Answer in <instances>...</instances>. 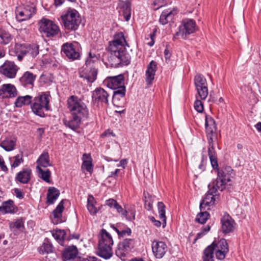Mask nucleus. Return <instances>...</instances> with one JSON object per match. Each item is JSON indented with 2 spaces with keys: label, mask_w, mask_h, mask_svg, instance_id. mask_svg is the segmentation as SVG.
Masks as SVG:
<instances>
[{
  "label": "nucleus",
  "mask_w": 261,
  "mask_h": 261,
  "mask_svg": "<svg viewBox=\"0 0 261 261\" xmlns=\"http://www.w3.org/2000/svg\"><path fill=\"white\" fill-rule=\"evenodd\" d=\"M60 195V191L54 187H49L47 190L46 204H53Z\"/></svg>",
  "instance_id": "28"
},
{
  "label": "nucleus",
  "mask_w": 261,
  "mask_h": 261,
  "mask_svg": "<svg viewBox=\"0 0 261 261\" xmlns=\"http://www.w3.org/2000/svg\"><path fill=\"white\" fill-rule=\"evenodd\" d=\"M84 261H101L100 259L94 256H89V257L84 259Z\"/></svg>",
  "instance_id": "64"
},
{
  "label": "nucleus",
  "mask_w": 261,
  "mask_h": 261,
  "mask_svg": "<svg viewBox=\"0 0 261 261\" xmlns=\"http://www.w3.org/2000/svg\"><path fill=\"white\" fill-rule=\"evenodd\" d=\"M196 100L195 101L194 107L195 110L198 113H202L204 110L203 104L198 96L196 95Z\"/></svg>",
  "instance_id": "51"
},
{
  "label": "nucleus",
  "mask_w": 261,
  "mask_h": 261,
  "mask_svg": "<svg viewBox=\"0 0 261 261\" xmlns=\"http://www.w3.org/2000/svg\"><path fill=\"white\" fill-rule=\"evenodd\" d=\"M132 230L130 228L126 227L125 229H123L121 227L120 229V231L118 234V236L119 238H123L126 236H129L131 235Z\"/></svg>",
  "instance_id": "53"
},
{
  "label": "nucleus",
  "mask_w": 261,
  "mask_h": 261,
  "mask_svg": "<svg viewBox=\"0 0 261 261\" xmlns=\"http://www.w3.org/2000/svg\"><path fill=\"white\" fill-rule=\"evenodd\" d=\"M207 138H214L215 140L217 139V135L216 133V130H210V129L208 130H206Z\"/></svg>",
  "instance_id": "56"
},
{
  "label": "nucleus",
  "mask_w": 261,
  "mask_h": 261,
  "mask_svg": "<svg viewBox=\"0 0 261 261\" xmlns=\"http://www.w3.org/2000/svg\"><path fill=\"white\" fill-rule=\"evenodd\" d=\"M219 166L213 168L217 173V177L210 184L217 187L220 191H223L226 188L228 182L231 180L233 170L230 166H225L219 169Z\"/></svg>",
  "instance_id": "5"
},
{
  "label": "nucleus",
  "mask_w": 261,
  "mask_h": 261,
  "mask_svg": "<svg viewBox=\"0 0 261 261\" xmlns=\"http://www.w3.org/2000/svg\"><path fill=\"white\" fill-rule=\"evenodd\" d=\"M39 31L42 37L53 38L59 33L60 30L54 21L43 18L39 22Z\"/></svg>",
  "instance_id": "7"
},
{
  "label": "nucleus",
  "mask_w": 261,
  "mask_h": 261,
  "mask_svg": "<svg viewBox=\"0 0 261 261\" xmlns=\"http://www.w3.org/2000/svg\"><path fill=\"white\" fill-rule=\"evenodd\" d=\"M81 45L77 42H66L61 46V53L70 61H74L81 59Z\"/></svg>",
  "instance_id": "6"
},
{
  "label": "nucleus",
  "mask_w": 261,
  "mask_h": 261,
  "mask_svg": "<svg viewBox=\"0 0 261 261\" xmlns=\"http://www.w3.org/2000/svg\"><path fill=\"white\" fill-rule=\"evenodd\" d=\"M14 193L17 198L19 199H22L24 197V194L21 192V191L18 189L15 188L14 189Z\"/></svg>",
  "instance_id": "59"
},
{
  "label": "nucleus",
  "mask_w": 261,
  "mask_h": 261,
  "mask_svg": "<svg viewBox=\"0 0 261 261\" xmlns=\"http://www.w3.org/2000/svg\"><path fill=\"white\" fill-rule=\"evenodd\" d=\"M67 234L66 230L58 229L55 232L53 233L54 238L59 242V244L63 245L64 240H66V234Z\"/></svg>",
  "instance_id": "39"
},
{
  "label": "nucleus",
  "mask_w": 261,
  "mask_h": 261,
  "mask_svg": "<svg viewBox=\"0 0 261 261\" xmlns=\"http://www.w3.org/2000/svg\"><path fill=\"white\" fill-rule=\"evenodd\" d=\"M16 145V140L6 138L0 142V146L7 151L13 150Z\"/></svg>",
  "instance_id": "34"
},
{
  "label": "nucleus",
  "mask_w": 261,
  "mask_h": 261,
  "mask_svg": "<svg viewBox=\"0 0 261 261\" xmlns=\"http://www.w3.org/2000/svg\"><path fill=\"white\" fill-rule=\"evenodd\" d=\"M108 92L102 88H97L93 92L92 94V101L94 105L98 106L100 103L109 104Z\"/></svg>",
  "instance_id": "13"
},
{
  "label": "nucleus",
  "mask_w": 261,
  "mask_h": 261,
  "mask_svg": "<svg viewBox=\"0 0 261 261\" xmlns=\"http://www.w3.org/2000/svg\"><path fill=\"white\" fill-rule=\"evenodd\" d=\"M19 68L13 62L6 61L0 67V72L8 78H14Z\"/></svg>",
  "instance_id": "14"
},
{
  "label": "nucleus",
  "mask_w": 261,
  "mask_h": 261,
  "mask_svg": "<svg viewBox=\"0 0 261 261\" xmlns=\"http://www.w3.org/2000/svg\"><path fill=\"white\" fill-rule=\"evenodd\" d=\"M37 166L39 167H47L50 166L51 164L49 163V156L47 151H44L43 153L39 156V158L36 161Z\"/></svg>",
  "instance_id": "33"
},
{
  "label": "nucleus",
  "mask_w": 261,
  "mask_h": 261,
  "mask_svg": "<svg viewBox=\"0 0 261 261\" xmlns=\"http://www.w3.org/2000/svg\"><path fill=\"white\" fill-rule=\"evenodd\" d=\"M157 68V63L153 60H152L147 65L145 72V80L148 85L152 84L154 79Z\"/></svg>",
  "instance_id": "23"
},
{
  "label": "nucleus",
  "mask_w": 261,
  "mask_h": 261,
  "mask_svg": "<svg viewBox=\"0 0 261 261\" xmlns=\"http://www.w3.org/2000/svg\"><path fill=\"white\" fill-rule=\"evenodd\" d=\"M0 38L1 39V43L6 45L11 41L12 36L8 32L4 30H1Z\"/></svg>",
  "instance_id": "42"
},
{
  "label": "nucleus",
  "mask_w": 261,
  "mask_h": 261,
  "mask_svg": "<svg viewBox=\"0 0 261 261\" xmlns=\"http://www.w3.org/2000/svg\"><path fill=\"white\" fill-rule=\"evenodd\" d=\"M15 50L16 54L25 55L28 51V45L16 44L15 46Z\"/></svg>",
  "instance_id": "50"
},
{
  "label": "nucleus",
  "mask_w": 261,
  "mask_h": 261,
  "mask_svg": "<svg viewBox=\"0 0 261 261\" xmlns=\"http://www.w3.org/2000/svg\"><path fill=\"white\" fill-rule=\"evenodd\" d=\"M113 99H115L117 96L119 97H123L125 95L126 87L124 85L121 86L119 87L114 89Z\"/></svg>",
  "instance_id": "46"
},
{
  "label": "nucleus",
  "mask_w": 261,
  "mask_h": 261,
  "mask_svg": "<svg viewBox=\"0 0 261 261\" xmlns=\"http://www.w3.org/2000/svg\"><path fill=\"white\" fill-rule=\"evenodd\" d=\"M50 95L49 92H42L33 98L31 109L32 112L40 118H44V111L50 110L49 102Z\"/></svg>",
  "instance_id": "3"
},
{
  "label": "nucleus",
  "mask_w": 261,
  "mask_h": 261,
  "mask_svg": "<svg viewBox=\"0 0 261 261\" xmlns=\"http://www.w3.org/2000/svg\"><path fill=\"white\" fill-rule=\"evenodd\" d=\"M205 130H217V125L214 119L210 116L205 115Z\"/></svg>",
  "instance_id": "41"
},
{
  "label": "nucleus",
  "mask_w": 261,
  "mask_h": 261,
  "mask_svg": "<svg viewBox=\"0 0 261 261\" xmlns=\"http://www.w3.org/2000/svg\"><path fill=\"white\" fill-rule=\"evenodd\" d=\"M98 244H106V245H113L114 244V241L111 235L105 229L101 230Z\"/></svg>",
  "instance_id": "30"
},
{
  "label": "nucleus",
  "mask_w": 261,
  "mask_h": 261,
  "mask_svg": "<svg viewBox=\"0 0 261 261\" xmlns=\"http://www.w3.org/2000/svg\"><path fill=\"white\" fill-rule=\"evenodd\" d=\"M97 61L98 60L88 58L86 61L85 66L87 68L94 67L93 64Z\"/></svg>",
  "instance_id": "57"
},
{
  "label": "nucleus",
  "mask_w": 261,
  "mask_h": 261,
  "mask_svg": "<svg viewBox=\"0 0 261 261\" xmlns=\"http://www.w3.org/2000/svg\"><path fill=\"white\" fill-rule=\"evenodd\" d=\"M79 251L76 246L71 245L65 248L62 252L63 261L74 259L78 255Z\"/></svg>",
  "instance_id": "22"
},
{
  "label": "nucleus",
  "mask_w": 261,
  "mask_h": 261,
  "mask_svg": "<svg viewBox=\"0 0 261 261\" xmlns=\"http://www.w3.org/2000/svg\"><path fill=\"white\" fill-rule=\"evenodd\" d=\"M13 158L14 159V161L12 164V167L16 168L23 162V155L22 154H18L14 156Z\"/></svg>",
  "instance_id": "52"
},
{
  "label": "nucleus",
  "mask_w": 261,
  "mask_h": 261,
  "mask_svg": "<svg viewBox=\"0 0 261 261\" xmlns=\"http://www.w3.org/2000/svg\"><path fill=\"white\" fill-rule=\"evenodd\" d=\"M152 252L158 258H162L167 251V246L165 243L162 241H153L152 243Z\"/></svg>",
  "instance_id": "18"
},
{
  "label": "nucleus",
  "mask_w": 261,
  "mask_h": 261,
  "mask_svg": "<svg viewBox=\"0 0 261 261\" xmlns=\"http://www.w3.org/2000/svg\"><path fill=\"white\" fill-rule=\"evenodd\" d=\"M17 95V91L14 85L5 84L0 87V99L12 98Z\"/></svg>",
  "instance_id": "15"
},
{
  "label": "nucleus",
  "mask_w": 261,
  "mask_h": 261,
  "mask_svg": "<svg viewBox=\"0 0 261 261\" xmlns=\"http://www.w3.org/2000/svg\"><path fill=\"white\" fill-rule=\"evenodd\" d=\"M36 169L38 171L40 177L45 182L47 183L50 182V171L49 169H46L45 171L43 170L40 167L37 166Z\"/></svg>",
  "instance_id": "43"
},
{
  "label": "nucleus",
  "mask_w": 261,
  "mask_h": 261,
  "mask_svg": "<svg viewBox=\"0 0 261 261\" xmlns=\"http://www.w3.org/2000/svg\"><path fill=\"white\" fill-rule=\"evenodd\" d=\"M9 227L12 231L21 230L24 227V222L21 219L17 220L15 222L9 223Z\"/></svg>",
  "instance_id": "45"
},
{
  "label": "nucleus",
  "mask_w": 261,
  "mask_h": 261,
  "mask_svg": "<svg viewBox=\"0 0 261 261\" xmlns=\"http://www.w3.org/2000/svg\"><path fill=\"white\" fill-rule=\"evenodd\" d=\"M114 208L117 210L118 213L124 216L128 221H132L135 218V213L134 211H131L130 212H128L126 210H124L118 203L116 204Z\"/></svg>",
  "instance_id": "35"
},
{
  "label": "nucleus",
  "mask_w": 261,
  "mask_h": 261,
  "mask_svg": "<svg viewBox=\"0 0 261 261\" xmlns=\"http://www.w3.org/2000/svg\"><path fill=\"white\" fill-rule=\"evenodd\" d=\"M119 171L120 169H117L114 171L111 172L110 175H109L108 178L114 177L115 178H116V177L117 176V174Z\"/></svg>",
  "instance_id": "63"
},
{
  "label": "nucleus",
  "mask_w": 261,
  "mask_h": 261,
  "mask_svg": "<svg viewBox=\"0 0 261 261\" xmlns=\"http://www.w3.org/2000/svg\"><path fill=\"white\" fill-rule=\"evenodd\" d=\"M118 202L114 199H109L106 201V204L111 208H114Z\"/></svg>",
  "instance_id": "58"
},
{
  "label": "nucleus",
  "mask_w": 261,
  "mask_h": 261,
  "mask_svg": "<svg viewBox=\"0 0 261 261\" xmlns=\"http://www.w3.org/2000/svg\"><path fill=\"white\" fill-rule=\"evenodd\" d=\"M125 46L129 47L121 32L116 33L114 36L113 40L109 42L108 51L111 55L117 58V64L120 66H126L130 63L131 57L126 50Z\"/></svg>",
  "instance_id": "2"
},
{
  "label": "nucleus",
  "mask_w": 261,
  "mask_h": 261,
  "mask_svg": "<svg viewBox=\"0 0 261 261\" xmlns=\"http://www.w3.org/2000/svg\"><path fill=\"white\" fill-rule=\"evenodd\" d=\"M197 29L194 20L184 19L182 20V24L179 27L178 31L175 33L174 38H176V36H181L183 39H185L188 35L195 32Z\"/></svg>",
  "instance_id": "8"
},
{
  "label": "nucleus",
  "mask_w": 261,
  "mask_h": 261,
  "mask_svg": "<svg viewBox=\"0 0 261 261\" xmlns=\"http://www.w3.org/2000/svg\"><path fill=\"white\" fill-rule=\"evenodd\" d=\"M104 83L108 88L115 89L124 85V76L123 74H120L116 76H108L104 81Z\"/></svg>",
  "instance_id": "16"
},
{
  "label": "nucleus",
  "mask_w": 261,
  "mask_h": 261,
  "mask_svg": "<svg viewBox=\"0 0 261 261\" xmlns=\"http://www.w3.org/2000/svg\"><path fill=\"white\" fill-rule=\"evenodd\" d=\"M28 53L32 57H35L39 54V45L36 44L28 45Z\"/></svg>",
  "instance_id": "48"
},
{
  "label": "nucleus",
  "mask_w": 261,
  "mask_h": 261,
  "mask_svg": "<svg viewBox=\"0 0 261 261\" xmlns=\"http://www.w3.org/2000/svg\"><path fill=\"white\" fill-rule=\"evenodd\" d=\"M134 247V240L131 239H125L117 245L115 254L121 259L124 260L127 254Z\"/></svg>",
  "instance_id": "11"
},
{
  "label": "nucleus",
  "mask_w": 261,
  "mask_h": 261,
  "mask_svg": "<svg viewBox=\"0 0 261 261\" xmlns=\"http://www.w3.org/2000/svg\"><path fill=\"white\" fill-rule=\"evenodd\" d=\"M95 203L96 201L94 197L92 195H89L87 199V205H93L95 204Z\"/></svg>",
  "instance_id": "60"
},
{
  "label": "nucleus",
  "mask_w": 261,
  "mask_h": 261,
  "mask_svg": "<svg viewBox=\"0 0 261 261\" xmlns=\"http://www.w3.org/2000/svg\"><path fill=\"white\" fill-rule=\"evenodd\" d=\"M208 187L209 190L200 203L199 207L201 211L205 209L209 210H210V207L213 206L215 204V195L214 194H216L219 189L214 185H211L210 183Z\"/></svg>",
  "instance_id": "12"
},
{
  "label": "nucleus",
  "mask_w": 261,
  "mask_h": 261,
  "mask_svg": "<svg viewBox=\"0 0 261 261\" xmlns=\"http://www.w3.org/2000/svg\"><path fill=\"white\" fill-rule=\"evenodd\" d=\"M113 245L98 244L96 254L105 259H109L113 256Z\"/></svg>",
  "instance_id": "20"
},
{
  "label": "nucleus",
  "mask_w": 261,
  "mask_h": 261,
  "mask_svg": "<svg viewBox=\"0 0 261 261\" xmlns=\"http://www.w3.org/2000/svg\"><path fill=\"white\" fill-rule=\"evenodd\" d=\"M213 248L208 246L203 252L202 261H214Z\"/></svg>",
  "instance_id": "38"
},
{
  "label": "nucleus",
  "mask_w": 261,
  "mask_h": 261,
  "mask_svg": "<svg viewBox=\"0 0 261 261\" xmlns=\"http://www.w3.org/2000/svg\"><path fill=\"white\" fill-rule=\"evenodd\" d=\"M210 246L213 248L216 257L219 260H224L229 252L228 244L225 239L214 241Z\"/></svg>",
  "instance_id": "10"
},
{
  "label": "nucleus",
  "mask_w": 261,
  "mask_h": 261,
  "mask_svg": "<svg viewBox=\"0 0 261 261\" xmlns=\"http://www.w3.org/2000/svg\"><path fill=\"white\" fill-rule=\"evenodd\" d=\"M54 247L48 238H45L42 245L39 247V252L40 254H48L53 252Z\"/></svg>",
  "instance_id": "37"
},
{
  "label": "nucleus",
  "mask_w": 261,
  "mask_h": 261,
  "mask_svg": "<svg viewBox=\"0 0 261 261\" xmlns=\"http://www.w3.org/2000/svg\"><path fill=\"white\" fill-rule=\"evenodd\" d=\"M0 167L1 169L4 171H7L8 170V168L5 165V162L3 158L0 160Z\"/></svg>",
  "instance_id": "61"
},
{
  "label": "nucleus",
  "mask_w": 261,
  "mask_h": 261,
  "mask_svg": "<svg viewBox=\"0 0 261 261\" xmlns=\"http://www.w3.org/2000/svg\"><path fill=\"white\" fill-rule=\"evenodd\" d=\"M174 15L175 13L172 11L166 10L162 13L159 21L163 25L166 24L172 21Z\"/></svg>",
  "instance_id": "32"
},
{
  "label": "nucleus",
  "mask_w": 261,
  "mask_h": 261,
  "mask_svg": "<svg viewBox=\"0 0 261 261\" xmlns=\"http://www.w3.org/2000/svg\"><path fill=\"white\" fill-rule=\"evenodd\" d=\"M66 231H67V233L69 234V236L66 237L67 240H70L74 239L79 240L80 239V235L79 234H77V233L71 234L70 232V230L69 229H66Z\"/></svg>",
  "instance_id": "54"
},
{
  "label": "nucleus",
  "mask_w": 261,
  "mask_h": 261,
  "mask_svg": "<svg viewBox=\"0 0 261 261\" xmlns=\"http://www.w3.org/2000/svg\"><path fill=\"white\" fill-rule=\"evenodd\" d=\"M158 208L159 214V217L163 221V227L164 228L166 225V217L165 215V205L162 202L158 203Z\"/></svg>",
  "instance_id": "40"
},
{
  "label": "nucleus",
  "mask_w": 261,
  "mask_h": 261,
  "mask_svg": "<svg viewBox=\"0 0 261 261\" xmlns=\"http://www.w3.org/2000/svg\"><path fill=\"white\" fill-rule=\"evenodd\" d=\"M153 202V197L149 193L145 195L144 205L147 211H151L152 209Z\"/></svg>",
  "instance_id": "49"
},
{
  "label": "nucleus",
  "mask_w": 261,
  "mask_h": 261,
  "mask_svg": "<svg viewBox=\"0 0 261 261\" xmlns=\"http://www.w3.org/2000/svg\"><path fill=\"white\" fill-rule=\"evenodd\" d=\"M15 209L14 202L12 200L3 202L2 206H0V211L4 213H15L16 212Z\"/></svg>",
  "instance_id": "36"
},
{
  "label": "nucleus",
  "mask_w": 261,
  "mask_h": 261,
  "mask_svg": "<svg viewBox=\"0 0 261 261\" xmlns=\"http://www.w3.org/2000/svg\"><path fill=\"white\" fill-rule=\"evenodd\" d=\"M214 138H207L208 143V155L213 168L218 166L217 153L214 147Z\"/></svg>",
  "instance_id": "21"
},
{
  "label": "nucleus",
  "mask_w": 261,
  "mask_h": 261,
  "mask_svg": "<svg viewBox=\"0 0 261 261\" xmlns=\"http://www.w3.org/2000/svg\"><path fill=\"white\" fill-rule=\"evenodd\" d=\"M36 12L35 7L27 5L22 11L18 12L16 15V18L19 21L27 20L32 17L36 13Z\"/></svg>",
  "instance_id": "19"
},
{
  "label": "nucleus",
  "mask_w": 261,
  "mask_h": 261,
  "mask_svg": "<svg viewBox=\"0 0 261 261\" xmlns=\"http://www.w3.org/2000/svg\"><path fill=\"white\" fill-rule=\"evenodd\" d=\"M83 163L82 168L86 169L90 173H92L93 171V165L92 164V160L90 154L84 153L83 155Z\"/></svg>",
  "instance_id": "31"
},
{
  "label": "nucleus",
  "mask_w": 261,
  "mask_h": 261,
  "mask_svg": "<svg viewBox=\"0 0 261 261\" xmlns=\"http://www.w3.org/2000/svg\"><path fill=\"white\" fill-rule=\"evenodd\" d=\"M221 224L223 233L227 234L233 231L236 223L229 215H225L221 218Z\"/></svg>",
  "instance_id": "17"
},
{
  "label": "nucleus",
  "mask_w": 261,
  "mask_h": 261,
  "mask_svg": "<svg viewBox=\"0 0 261 261\" xmlns=\"http://www.w3.org/2000/svg\"><path fill=\"white\" fill-rule=\"evenodd\" d=\"M87 209L92 215H95L98 211V210L95 206L94 204L87 205Z\"/></svg>",
  "instance_id": "55"
},
{
  "label": "nucleus",
  "mask_w": 261,
  "mask_h": 261,
  "mask_svg": "<svg viewBox=\"0 0 261 261\" xmlns=\"http://www.w3.org/2000/svg\"><path fill=\"white\" fill-rule=\"evenodd\" d=\"M36 75L30 71H26L19 79L21 84L25 87L32 88L36 79Z\"/></svg>",
  "instance_id": "25"
},
{
  "label": "nucleus",
  "mask_w": 261,
  "mask_h": 261,
  "mask_svg": "<svg viewBox=\"0 0 261 261\" xmlns=\"http://www.w3.org/2000/svg\"><path fill=\"white\" fill-rule=\"evenodd\" d=\"M61 20L64 29L68 32L77 30L81 22L79 12L72 9H69L61 16Z\"/></svg>",
  "instance_id": "4"
},
{
  "label": "nucleus",
  "mask_w": 261,
  "mask_h": 261,
  "mask_svg": "<svg viewBox=\"0 0 261 261\" xmlns=\"http://www.w3.org/2000/svg\"><path fill=\"white\" fill-rule=\"evenodd\" d=\"M194 85L198 97L202 100H205L208 94L206 79L203 75L197 74L194 77Z\"/></svg>",
  "instance_id": "9"
},
{
  "label": "nucleus",
  "mask_w": 261,
  "mask_h": 261,
  "mask_svg": "<svg viewBox=\"0 0 261 261\" xmlns=\"http://www.w3.org/2000/svg\"><path fill=\"white\" fill-rule=\"evenodd\" d=\"M210 217V214L207 212L199 213L196 216V221L200 224H204Z\"/></svg>",
  "instance_id": "47"
},
{
  "label": "nucleus",
  "mask_w": 261,
  "mask_h": 261,
  "mask_svg": "<svg viewBox=\"0 0 261 261\" xmlns=\"http://www.w3.org/2000/svg\"><path fill=\"white\" fill-rule=\"evenodd\" d=\"M65 200L64 199L62 200L53 211V214L54 218L58 219L61 218L64 209V203Z\"/></svg>",
  "instance_id": "44"
},
{
  "label": "nucleus",
  "mask_w": 261,
  "mask_h": 261,
  "mask_svg": "<svg viewBox=\"0 0 261 261\" xmlns=\"http://www.w3.org/2000/svg\"><path fill=\"white\" fill-rule=\"evenodd\" d=\"M97 75V69L95 67H86L84 70L80 73V77L85 79L89 83H93L96 80Z\"/></svg>",
  "instance_id": "24"
},
{
  "label": "nucleus",
  "mask_w": 261,
  "mask_h": 261,
  "mask_svg": "<svg viewBox=\"0 0 261 261\" xmlns=\"http://www.w3.org/2000/svg\"><path fill=\"white\" fill-rule=\"evenodd\" d=\"M164 54L166 60L169 59L171 58V53L167 48L165 49Z\"/></svg>",
  "instance_id": "62"
},
{
  "label": "nucleus",
  "mask_w": 261,
  "mask_h": 261,
  "mask_svg": "<svg viewBox=\"0 0 261 261\" xmlns=\"http://www.w3.org/2000/svg\"><path fill=\"white\" fill-rule=\"evenodd\" d=\"M33 101V97L27 95L25 96H18L14 102L15 107L16 108H21L23 106L31 105Z\"/></svg>",
  "instance_id": "29"
},
{
  "label": "nucleus",
  "mask_w": 261,
  "mask_h": 261,
  "mask_svg": "<svg viewBox=\"0 0 261 261\" xmlns=\"http://www.w3.org/2000/svg\"><path fill=\"white\" fill-rule=\"evenodd\" d=\"M31 173L32 171L30 169H23L16 174L15 178V181L23 184H28L31 179Z\"/></svg>",
  "instance_id": "27"
},
{
  "label": "nucleus",
  "mask_w": 261,
  "mask_h": 261,
  "mask_svg": "<svg viewBox=\"0 0 261 261\" xmlns=\"http://www.w3.org/2000/svg\"><path fill=\"white\" fill-rule=\"evenodd\" d=\"M118 5L122 11L123 15L125 20L128 21L131 16V3L130 1L120 0Z\"/></svg>",
  "instance_id": "26"
},
{
  "label": "nucleus",
  "mask_w": 261,
  "mask_h": 261,
  "mask_svg": "<svg viewBox=\"0 0 261 261\" xmlns=\"http://www.w3.org/2000/svg\"><path fill=\"white\" fill-rule=\"evenodd\" d=\"M67 107L71 114V119H64L63 123L67 127L75 130L80 127L82 120L87 118L88 109L83 100L76 95H71L68 98Z\"/></svg>",
  "instance_id": "1"
}]
</instances>
